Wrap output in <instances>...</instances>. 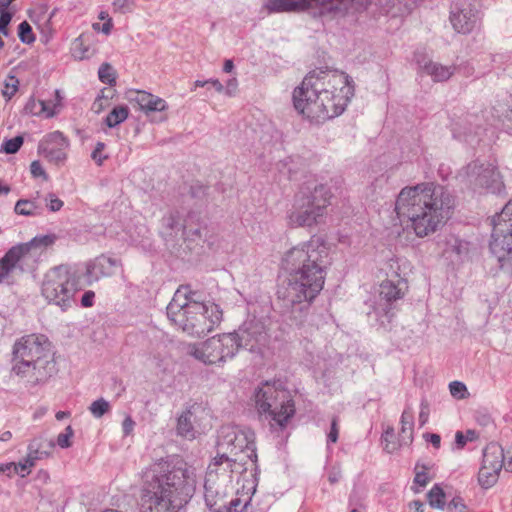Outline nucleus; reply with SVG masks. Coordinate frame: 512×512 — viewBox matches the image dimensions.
<instances>
[{"instance_id": "obj_27", "label": "nucleus", "mask_w": 512, "mask_h": 512, "mask_svg": "<svg viewBox=\"0 0 512 512\" xmlns=\"http://www.w3.org/2000/svg\"><path fill=\"white\" fill-rule=\"evenodd\" d=\"M194 406L186 408L177 418L176 433L178 436L192 440L196 437V430L194 429L195 415L193 412Z\"/></svg>"}, {"instance_id": "obj_60", "label": "nucleus", "mask_w": 512, "mask_h": 512, "mask_svg": "<svg viewBox=\"0 0 512 512\" xmlns=\"http://www.w3.org/2000/svg\"><path fill=\"white\" fill-rule=\"evenodd\" d=\"M134 426H135L134 420L130 416H127L123 420V423H122V429H123L124 435H129L132 432Z\"/></svg>"}, {"instance_id": "obj_25", "label": "nucleus", "mask_w": 512, "mask_h": 512, "mask_svg": "<svg viewBox=\"0 0 512 512\" xmlns=\"http://www.w3.org/2000/svg\"><path fill=\"white\" fill-rule=\"evenodd\" d=\"M444 255L453 263L464 261L469 254V242L451 235L446 241Z\"/></svg>"}, {"instance_id": "obj_50", "label": "nucleus", "mask_w": 512, "mask_h": 512, "mask_svg": "<svg viewBox=\"0 0 512 512\" xmlns=\"http://www.w3.org/2000/svg\"><path fill=\"white\" fill-rule=\"evenodd\" d=\"M12 19V14L10 12H2L0 14V33L7 36L8 35V25Z\"/></svg>"}, {"instance_id": "obj_40", "label": "nucleus", "mask_w": 512, "mask_h": 512, "mask_svg": "<svg viewBox=\"0 0 512 512\" xmlns=\"http://www.w3.org/2000/svg\"><path fill=\"white\" fill-rule=\"evenodd\" d=\"M18 36L21 42L31 44L35 41L31 25L27 21H23L18 26Z\"/></svg>"}, {"instance_id": "obj_39", "label": "nucleus", "mask_w": 512, "mask_h": 512, "mask_svg": "<svg viewBox=\"0 0 512 512\" xmlns=\"http://www.w3.org/2000/svg\"><path fill=\"white\" fill-rule=\"evenodd\" d=\"M23 142L24 139L22 136H16L11 139H6L2 143L0 151L5 152L6 154H15L21 148Z\"/></svg>"}, {"instance_id": "obj_46", "label": "nucleus", "mask_w": 512, "mask_h": 512, "mask_svg": "<svg viewBox=\"0 0 512 512\" xmlns=\"http://www.w3.org/2000/svg\"><path fill=\"white\" fill-rule=\"evenodd\" d=\"M74 431L71 426H67L63 433H60L57 437V444L61 448H69L71 446L70 439L73 437Z\"/></svg>"}, {"instance_id": "obj_38", "label": "nucleus", "mask_w": 512, "mask_h": 512, "mask_svg": "<svg viewBox=\"0 0 512 512\" xmlns=\"http://www.w3.org/2000/svg\"><path fill=\"white\" fill-rule=\"evenodd\" d=\"M101 82L112 85L116 82L115 70L109 63H103L98 70Z\"/></svg>"}, {"instance_id": "obj_32", "label": "nucleus", "mask_w": 512, "mask_h": 512, "mask_svg": "<svg viewBox=\"0 0 512 512\" xmlns=\"http://www.w3.org/2000/svg\"><path fill=\"white\" fill-rule=\"evenodd\" d=\"M129 111L125 106H117L106 116L104 122L109 128L116 127L124 122L128 117Z\"/></svg>"}, {"instance_id": "obj_42", "label": "nucleus", "mask_w": 512, "mask_h": 512, "mask_svg": "<svg viewBox=\"0 0 512 512\" xmlns=\"http://www.w3.org/2000/svg\"><path fill=\"white\" fill-rule=\"evenodd\" d=\"M247 460L249 459L245 457V454L230 457L231 475L233 476L234 474H242L243 472H245L247 470Z\"/></svg>"}, {"instance_id": "obj_59", "label": "nucleus", "mask_w": 512, "mask_h": 512, "mask_svg": "<svg viewBox=\"0 0 512 512\" xmlns=\"http://www.w3.org/2000/svg\"><path fill=\"white\" fill-rule=\"evenodd\" d=\"M428 415H429L428 404L425 400H422L421 401V410L419 413V422L421 425H424L427 422Z\"/></svg>"}, {"instance_id": "obj_8", "label": "nucleus", "mask_w": 512, "mask_h": 512, "mask_svg": "<svg viewBox=\"0 0 512 512\" xmlns=\"http://www.w3.org/2000/svg\"><path fill=\"white\" fill-rule=\"evenodd\" d=\"M332 192L325 184L304 186L294 197L289 219L297 227H315L324 222Z\"/></svg>"}, {"instance_id": "obj_14", "label": "nucleus", "mask_w": 512, "mask_h": 512, "mask_svg": "<svg viewBox=\"0 0 512 512\" xmlns=\"http://www.w3.org/2000/svg\"><path fill=\"white\" fill-rule=\"evenodd\" d=\"M465 176L470 185L475 188H485L491 193H500L503 183L495 166L479 161L469 163L464 169Z\"/></svg>"}, {"instance_id": "obj_2", "label": "nucleus", "mask_w": 512, "mask_h": 512, "mask_svg": "<svg viewBox=\"0 0 512 512\" xmlns=\"http://www.w3.org/2000/svg\"><path fill=\"white\" fill-rule=\"evenodd\" d=\"M196 475L184 461H161L142 474L139 490L141 512H180L196 490Z\"/></svg>"}, {"instance_id": "obj_62", "label": "nucleus", "mask_w": 512, "mask_h": 512, "mask_svg": "<svg viewBox=\"0 0 512 512\" xmlns=\"http://www.w3.org/2000/svg\"><path fill=\"white\" fill-rule=\"evenodd\" d=\"M426 440L430 442L435 448L440 447L441 437L436 433H428L425 435Z\"/></svg>"}, {"instance_id": "obj_49", "label": "nucleus", "mask_w": 512, "mask_h": 512, "mask_svg": "<svg viewBox=\"0 0 512 512\" xmlns=\"http://www.w3.org/2000/svg\"><path fill=\"white\" fill-rule=\"evenodd\" d=\"M104 149H105V144L103 142H97V144L91 154V158L99 166H101L103 164L104 160H106L108 158L107 155L103 154Z\"/></svg>"}, {"instance_id": "obj_4", "label": "nucleus", "mask_w": 512, "mask_h": 512, "mask_svg": "<svg viewBox=\"0 0 512 512\" xmlns=\"http://www.w3.org/2000/svg\"><path fill=\"white\" fill-rule=\"evenodd\" d=\"M453 208L451 193L430 182L402 188L395 202L400 221L420 238L435 233L450 218Z\"/></svg>"}, {"instance_id": "obj_58", "label": "nucleus", "mask_w": 512, "mask_h": 512, "mask_svg": "<svg viewBox=\"0 0 512 512\" xmlns=\"http://www.w3.org/2000/svg\"><path fill=\"white\" fill-rule=\"evenodd\" d=\"M421 0H386V5L394 6L396 3L404 4V6L410 10L414 5H416Z\"/></svg>"}, {"instance_id": "obj_57", "label": "nucleus", "mask_w": 512, "mask_h": 512, "mask_svg": "<svg viewBox=\"0 0 512 512\" xmlns=\"http://www.w3.org/2000/svg\"><path fill=\"white\" fill-rule=\"evenodd\" d=\"M95 293L91 290L86 291L81 298V305L83 307H91L94 304Z\"/></svg>"}, {"instance_id": "obj_34", "label": "nucleus", "mask_w": 512, "mask_h": 512, "mask_svg": "<svg viewBox=\"0 0 512 512\" xmlns=\"http://www.w3.org/2000/svg\"><path fill=\"white\" fill-rule=\"evenodd\" d=\"M427 497L431 507L441 510L444 509L445 493L439 485H434L428 492Z\"/></svg>"}, {"instance_id": "obj_23", "label": "nucleus", "mask_w": 512, "mask_h": 512, "mask_svg": "<svg viewBox=\"0 0 512 512\" xmlns=\"http://www.w3.org/2000/svg\"><path fill=\"white\" fill-rule=\"evenodd\" d=\"M415 60L419 68L428 76L432 78L434 82H444L449 80L455 73V65H443L432 60H425L423 56L415 54Z\"/></svg>"}, {"instance_id": "obj_19", "label": "nucleus", "mask_w": 512, "mask_h": 512, "mask_svg": "<svg viewBox=\"0 0 512 512\" xmlns=\"http://www.w3.org/2000/svg\"><path fill=\"white\" fill-rule=\"evenodd\" d=\"M227 484L218 483L213 480V475L205 478L204 499L206 506L212 512H231L227 501Z\"/></svg>"}, {"instance_id": "obj_55", "label": "nucleus", "mask_w": 512, "mask_h": 512, "mask_svg": "<svg viewBox=\"0 0 512 512\" xmlns=\"http://www.w3.org/2000/svg\"><path fill=\"white\" fill-rule=\"evenodd\" d=\"M92 27L95 31H102L105 35H109L113 27L112 19H108V21H105L102 27L99 23H94Z\"/></svg>"}, {"instance_id": "obj_64", "label": "nucleus", "mask_w": 512, "mask_h": 512, "mask_svg": "<svg viewBox=\"0 0 512 512\" xmlns=\"http://www.w3.org/2000/svg\"><path fill=\"white\" fill-rule=\"evenodd\" d=\"M341 478V472L339 470H331L329 473H328V481L331 483V484H335L337 483Z\"/></svg>"}, {"instance_id": "obj_15", "label": "nucleus", "mask_w": 512, "mask_h": 512, "mask_svg": "<svg viewBox=\"0 0 512 512\" xmlns=\"http://www.w3.org/2000/svg\"><path fill=\"white\" fill-rule=\"evenodd\" d=\"M222 439L219 443L220 446H227L231 448V452L235 451V456L245 454L251 463L257 460L255 448V435L250 430H242L237 427H227L222 430Z\"/></svg>"}, {"instance_id": "obj_35", "label": "nucleus", "mask_w": 512, "mask_h": 512, "mask_svg": "<svg viewBox=\"0 0 512 512\" xmlns=\"http://www.w3.org/2000/svg\"><path fill=\"white\" fill-rule=\"evenodd\" d=\"M30 105H32L33 107L38 105L39 111L35 112V114H44L46 118H51L58 113L57 109L54 107L53 102L51 100H38L37 102L32 100L30 103L27 104L26 109H29Z\"/></svg>"}, {"instance_id": "obj_41", "label": "nucleus", "mask_w": 512, "mask_h": 512, "mask_svg": "<svg viewBox=\"0 0 512 512\" xmlns=\"http://www.w3.org/2000/svg\"><path fill=\"white\" fill-rule=\"evenodd\" d=\"M19 80L13 76L9 75L4 82V89L2 91L3 96L6 100H10L15 93L18 91Z\"/></svg>"}, {"instance_id": "obj_56", "label": "nucleus", "mask_w": 512, "mask_h": 512, "mask_svg": "<svg viewBox=\"0 0 512 512\" xmlns=\"http://www.w3.org/2000/svg\"><path fill=\"white\" fill-rule=\"evenodd\" d=\"M506 471L512 472V445L504 450V465Z\"/></svg>"}, {"instance_id": "obj_54", "label": "nucleus", "mask_w": 512, "mask_h": 512, "mask_svg": "<svg viewBox=\"0 0 512 512\" xmlns=\"http://www.w3.org/2000/svg\"><path fill=\"white\" fill-rule=\"evenodd\" d=\"M429 481L430 479L425 471L416 472V475L414 477V484H417L420 487H425L429 483Z\"/></svg>"}, {"instance_id": "obj_26", "label": "nucleus", "mask_w": 512, "mask_h": 512, "mask_svg": "<svg viewBox=\"0 0 512 512\" xmlns=\"http://www.w3.org/2000/svg\"><path fill=\"white\" fill-rule=\"evenodd\" d=\"M504 465V449L497 442L488 443L483 450L482 465L488 467V470L501 471Z\"/></svg>"}, {"instance_id": "obj_16", "label": "nucleus", "mask_w": 512, "mask_h": 512, "mask_svg": "<svg viewBox=\"0 0 512 512\" xmlns=\"http://www.w3.org/2000/svg\"><path fill=\"white\" fill-rule=\"evenodd\" d=\"M236 337L240 348L255 351L267 341L265 326L260 320L245 322L237 331L231 333Z\"/></svg>"}, {"instance_id": "obj_53", "label": "nucleus", "mask_w": 512, "mask_h": 512, "mask_svg": "<svg viewBox=\"0 0 512 512\" xmlns=\"http://www.w3.org/2000/svg\"><path fill=\"white\" fill-rule=\"evenodd\" d=\"M338 420L337 418L332 419L331 429L328 433V442L335 443L338 440Z\"/></svg>"}, {"instance_id": "obj_48", "label": "nucleus", "mask_w": 512, "mask_h": 512, "mask_svg": "<svg viewBox=\"0 0 512 512\" xmlns=\"http://www.w3.org/2000/svg\"><path fill=\"white\" fill-rule=\"evenodd\" d=\"M45 202L51 212H57L61 210L64 205L63 201L59 199L54 193L47 194L45 197Z\"/></svg>"}, {"instance_id": "obj_45", "label": "nucleus", "mask_w": 512, "mask_h": 512, "mask_svg": "<svg viewBox=\"0 0 512 512\" xmlns=\"http://www.w3.org/2000/svg\"><path fill=\"white\" fill-rule=\"evenodd\" d=\"M450 393L457 399H464L467 394V388L464 383L460 381H453L449 384Z\"/></svg>"}, {"instance_id": "obj_20", "label": "nucleus", "mask_w": 512, "mask_h": 512, "mask_svg": "<svg viewBox=\"0 0 512 512\" xmlns=\"http://www.w3.org/2000/svg\"><path fill=\"white\" fill-rule=\"evenodd\" d=\"M117 265L118 261L116 259L100 255L85 263L84 269L81 268L83 270L82 277L85 278L86 284L91 285L102 277L113 275Z\"/></svg>"}, {"instance_id": "obj_29", "label": "nucleus", "mask_w": 512, "mask_h": 512, "mask_svg": "<svg viewBox=\"0 0 512 512\" xmlns=\"http://www.w3.org/2000/svg\"><path fill=\"white\" fill-rule=\"evenodd\" d=\"M167 357L168 354L165 350V347L162 345H158L149 352L147 357V364L154 369L164 371L166 369L165 363Z\"/></svg>"}, {"instance_id": "obj_11", "label": "nucleus", "mask_w": 512, "mask_h": 512, "mask_svg": "<svg viewBox=\"0 0 512 512\" xmlns=\"http://www.w3.org/2000/svg\"><path fill=\"white\" fill-rule=\"evenodd\" d=\"M489 249L502 270L512 271V199L491 219Z\"/></svg>"}, {"instance_id": "obj_7", "label": "nucleus", "mask_w": 512, "mask_h": 512, "mask_svg": "<svg viewBox=\"0 0 512 512\" xmlns=\"http://www.w3.org/2000/svg\"><path fill=\"white\" fill-rule=\"evenodd\" d=\"M83 270L78 265H59L48 270L41 284V294L48 303L66 311L75 304L81 289Z\"/></svg>"}, {"instance_id": "obj_44", "label": "nucleus", "mask_w": 512, "mask_h": 512, "mask_svg": "<svg viewBox=\"0 0 512 512\" xmlns=\"http://www.w3.org/2000/svg\"><path fill=\"white\" fill-rule=\"evenodd\" d=\"M163 226L170 230H179L182 227L178 212H170L162 219Z\"/></svg>"}, {"instance_id": "obj_63", "label": "nucleus", "mask_w": 512, "mask_h": 512, "mask_svg": "<svg viewBox=\"0 0 512 512\" xmlns=\"http://www.w3.org/2000/svg\"><path fill=\"white\" fill-rule=\"evenodd\" d=\"M104 108H105V101H102V97H97L92 104V110L95 113H100L104 110Z\"/></svg>"}, {"instance_id": "obj_28", "label": "nucleus", "mask_w": 512, "mask_h": 512, "mask_svg": "<svg viewBox=\"0 0 512 512\" xmlns=\"http://www.w3.org/2000/svg\"><path fill=\"white\" fill-rule=\"evenodd\" d=\"M268 8L272 12H296L308 9L306 0H270Z\"/></svg>"}, {"instance_id": "obj_31", "label": "nucleus", "mask_w": 512, "mask_h": 512, "mask_svg": "<svg viewBox=\"0 0 512 512\" xmlns=\"http://www.w3.org/2000/svg\"><path fill=\"white\" fill-rule=\"evenodd\" d=\"M500 472L501 471L496 469L488 470V467L481 466L478 473L479 485L484 489L491 488L497 483Z\"/></svg>"}, {"instance_id": "obj_33", "label": "nucleus", "mask_w": 512, "mask_h": 512, "mask_svg": "<svg viewBox=\"0 0 512 512\" xmlns=\"http://www.w3.org/2000/svg\"><path fill=\"white\" fill-rule=\"evenodd\" d=\"M414 427V417L411 407L407 406L401 415V433L404 434L403 438L412 441V433Z\"/></svg>"}, {"instance_id": "obj_17", "label": "nucleus", "mask_w": 512, "mask_h": 512, "mask_svg": "<svg viewBox=\"0 0 512 512\" xmlns=\"http://www.w3.org/2000/svg\"><path fill=\"white\" fill-rule=\"evenodd\" d=\"M449 19L454 30L461 34H470L481 25V13L472 4L453 8Z\"/></svg>"}, {"instance_id": "obj_36", "label": "nucleus", "mask_w": 512, "mask_h": 512, "mask_svg": "<svg viewBox=\"0 0 512 512\" xmlns=\"http://www.w3.org/2000/svg\"><path fill=\"white\" fill-rule=\"evenodd\" d=\"M72 54L75 58L80 60L89 58L92 55L89 47L85 45L83 35H80L74 40Z\"/></svg>"}, {"instance_id": "obj_43", "label": "nucleus", "mask_w": 512, "mask_h": 512, "mask_svg": "<svg viewBox=\"0 0 512 512\" xmlns=\"http://www.w3.org/2000/svg\"><path fill=\"white\" fill-rule=\"evenodd\" d=\"M477 435L474 430H467L464 434L461 431H457L455 434L456 448L461 450L468 442H472L476 439Z\"/></svg>"}, {"instance_id": "obj_61", "label": "nucleus", "mask_w": 512, "mask_h": 512, "mask_svg": "<svg viewBox=\"0 0 512 512\" xmlns=\"http://www.w3.org/2000/svg\"><path fill=\"white\" fill-rule=\"evenodd\" d=\"M237 86H238L237 79L231 78L227 81V85H226V88H224V91L228 96H232L235 94Z\"/></svg>"}, {"instance_id": "obj_13", "label": "nucleus", "mask_w": 512, "mask_h": 512, "mask_svg": "<svg viewBox=\"0 0 512 512\" xmlns=\"http://www.w3.org/2000/svg\"><path fill=\"white\" fill-rule=\"evenodd\" d=\"M239 350L237 339L230 333L214 336L197 345L190 344L187 354L204 364H217L233 358Z\"/></svg>"}, {"instance_id": "obj_3", "label": "nucleus", "mask_w": 512, "mask_h": 512, "mask_svg": "<svg viewBox=\"0 0 512 512\" xmlns=\"http://www.w3.org/2000/svg\"><path fill=\"white\" fill-rule=\"evenodd\" d=\"M354 95L353 80L341 72L312 71L293 91L295 110L312 123L342 114Z\"/></svg>"}, {"instance_id": "obj_51", "label": "nucleus", "mask_w": 512, "mask_h": 512, "mask_svg": "<svg viewBox=\"0 0 512 512\" xmlns=\"http://www.w3.org/2000/svg\"><path fill=\"white\" fill-rule=\"evenodd\" d=\"M14 471L15 473L17 474H21L22 477H24L25 475H27L28 473L26 472H21V467H20V462L18 464L16 463H6V464H0V471L2 472H11V471Z\"/></svg>"}, {"instance_id": "obj_10", "label": "nucleus", "mask_w": 512, "mask_h": 512, "mask_svg": "<svg viewBox=\"0 0 512 512\" xmlns=\"http://www.w3.org/2000/svg\"><path fill=\"white\" fill-rule=\"evenodd\" d=\"M254 398L258 412L269 415L272 427L284 428L295 413L291 395L281 381L263 383L256 389Z\"/></svg>"}, {"instance_id": "obj_5", "label": "nucleus", "mask_w": 512, "mask_h": 512, "mask_svg": "<svg viewBox=\"0 0 512 512\" xmlns=\"http://www.w3.org/2000/svg\"><path fill=\"white\" fill-rule=\"evenodd\" d=\"M170 322L184 333L203 337L211 332L222 320V310L218 304L198 300L197 292L190 285H181L167 308Z\"/></svg>"}, {"instance_id": "obj_9", "label": "nucleus", "mask_w": 512, "mask_h": 512, "mask_svg": "<svg viewBox=\"0 0 512 512\" xmlns=\"http://www.w3.org/2000/svg\"><path fill=\"white\" fill-rule=\"evenodd\" d=\"M400 266L397 260L387 262V279L379 286V293L374 301L369 316H374L380 326L390 324L396 315L398 302L402 300L408 290L407 281L400 276Z\"/></svg>"}, {"instance_id": "obj_37", "label": "nucleus", "mask_w": 512, "mask_h": 512, "mask_svg": "<svg viewBox=\"0 0 512 512\" xmlns=\"http://www.w3.org/2000/svg\"><path fill=\"white\" fill-rule=\"evenodd\" d=\"M90 413L95 418H101L104 414L108 413L111 409L110 403L104 398H99L93 401L89 406Z\"/></svg>"}, {"instance_id": "obj_1", "label": "nucleus", "mask_w": 512, "mask_h": 512, "mask_svg": "<svg viewBox=\"0 0 512 512\" xmlns=\"http://www.w3.org/2000/svg\"><path fill=\"white\" fill-rule=\"evenodd\" d=\"M330 263L329 248L320 237L289 249L281 262L289 273L287 285L278 290L283 306L291 313L305 312L323 289Z\"/></svg>"}, {"instance_id": "obj_6", "label": "nucleus", "mask_w": 512, "mask_h": 512, "mask_svg": "<svg viewBox=\"0 0 512 512\" xmlns=\"http://www.w3.org/2000/svg\"><path fill=\"white\" fill-rule=\"evenodd\" d=\"M12 372L34 387L53 375L55 363L49 356V341L43 334H29L13 345Z\"/></svg>"}, {"instance_id": "obj_52", "label": "nucleus", "mask_w": 512, "mask_h": 512, "mask_svg": "<svg viewBox=\"0 0 512 512\" xmlns=\"http://www.w3.org/2000/svg\"><path fill=\"white\" fill-rule=\"evenodd\" d=\"M30 171L33 177L47 178V174L39 161H33L30 165Z\"/></svg>"}, {"instance_id": "obj_24", "label": "nucleus", "mask_w": 512, "mask_h": 512, "mask_svg": "<svg viewBox=\"0 0 512 512\" xmlns=\"http://www.w3.org/2000/svg\"><path fill=\"white\" fill-rule=\"evenodd\" d=\"M213 475V480L218 483L229 484L232 482L230 457L226 454L216 456L209 464L206 477Z\"/></svg>"}, {"instance_id": "obj_22", "label": "nucleus", "mask_w": 512, "mask_h": 512, "mask_svg": "<svg viewBox=\"0 0 512 512\" xmlns=\"http://www.w3.org/2000/svg\"><path fill=\"white\" fill-rule=\"evenodd\" d=\"M127 98L129 102L137 104L140 110L147 115L150 112H162L168 109V104L164 99L146 91H129Z\"/></svg>"}, {"instance_id": "obj_47", "label": "nucleus", "mask_w": 512, "mask_h": 512, "mask_svg": "<svg viewBox=\"0 0 512 512\" xmlns=\"http://www.w3.org/2000/svg\"><path fill=\"white\" fill-rule=\"evenodd\" d=\"M447 512H467V506L462 497L456 496L447 504Z\"/></svg>"}, {"instance_id": "obj_30", "label": "nucleus", "mask_w": 512, "mask_h": 512, "mask_svg": "<svg viewBox=\"0 0 512 512\" xmlns=\"http://www.w3.org/2000/svg\"><path fill=\"white\" fill-rule=\"evenodd\" d=\"M14 211L23 216H36L40 215L41 207L36 201L20 199L16 202Z\"/></svg>"}, {"instance_id": "obj_12", "label": "nucleus", "mask_w": 512, "mask_h": 512, "mask_svg": "<svg viewBox=\"0 0 512 512\" xmlns=\"http://www.w3.org/2000/svg\"><path fill=\"white\" fill-rule=\"evenodd\" d=\"M53 242L49 236L35 237L30 242L11 247L0 259V284L12 283L11 274L15 271L23 273L30 268L37 257L36 249L47 247Z\"/></svg>"}, {"instance_id": "obj_18", "label": "nucleus", "mask_w": 512, "mask_h": 512, "mask_svg": "<svg viewBox=\"0 0 512 512\" xmlns=\"http://www.w3.org/2000/svg\"><path fill=\"white\" fill-rule=\"evenodd\" d=\"M69 146L68 139L60 131H54L46 136L38 144V153L50 162L63 163L66 159V149Z\"/></svg>"}, {"instance_id": "obj_21", "label": "nucleus", "mask_w": 512, "mask_h": 512, "mask_svg": "<svg viewBox=\"0 0 512 512\" xmlns=\"http://www.w3.org/2000/svg\"><path fill=\"white\" fill-rule=\"evenodd\" d=\"M55 447L53 440L42 436L36 437L28 445V453L23 461H20L21 472L30 473L38 460L48 458Z\"/></svg>"}]
</instances>
